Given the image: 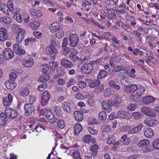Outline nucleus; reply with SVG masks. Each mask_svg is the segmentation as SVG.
I'll list each match as a JSON object with an SVG mask.
<instances>
[{
    "instance_id": "nucleus-1",
    "label": "nucleus",
    "mask_w": 159,
    "mask_h": 159,
    "mask_svg": "<svg viewBox=\"0 0 159 159\" xmlns=\"http://www.w3.org/2000/svg\"><path fill=\"white\" fill-rule=\"evenodd\" d=\"M137 145L144 152H149L151 151L149 141L148 139H144L140 140L137 144Z\"/></svg>"
},
{
    "instance_id": "nucleus-2",
    "label": "nucleus",
    "mask_w": 159,
    "mask_h": 159,
    "mask_svg": "<svg viewBox=\"0 0 159 159\" xmlns=\"http://www.w3.org/2000/svg\"><path fill=\"white\" fill-rule=\"evenodd\" d=\"M46 52L48 56L52 59L54 60L58 53V51L55 47H52V45H49L46 48Z\"/></svg>"
},
{
    "instance_id": "nucleus-3",
    "label": "nucleus",
    "mask_w": 159,
    "mask_h": 159,
    "mask_svg": "<svg viewBox=\"0 0 159 159\" xmlns=\"http://www.w3.org/2000/svg\"><path fill=\"white\" fill-rule=\"evenodd\" d=\"M141 111L147 116L151 117L156 116L154 108L152 109L150 107L144 106L141 108Z\"/></svg>"
},
{
    "instance_id": "nucleus-4",
    "label": "nucleus",
    "mask_w": 159,
    "mask_h": 159,
    "mask_svg": "<svg viewBox=\"0 0 159 159\" xmlns=\"http://www.w3.org/2000/svg\"><path fill=\"white\" fill-rule=\"evenodd\" d=\"M5 59L9 60L12 58L14 56L13 51L9 48H5L2 52Z\"/></svg>"
},
{
    "instance_id": "nucleus-5",
    "label": "nucleus",
    "mask_w": 159,
    "mask_h": 159,
    "mask_svg": "<svg viewBox=\"0 0 159 159\" xmlns=\"http://www.w3.org/2000/svg\"><path fill=\"white\" fill-rule=\"evenodd\" d=\"M93 68V66L92 63L85 64L82 66L81 68V71L83 74H89Z\"/></svg>"
},
{
    "instance_id": "nucleus-6",
    "label": "nucleus",
    "mask_w": 159,
    "mask_h": 159,
    "mask_svg": "<svg viewBox=\"0 0 159 159\" xmlns=\"http://www.w3.org/2000/svg\"><path fill=\"white\" fill-rule=\"evenodd\" d=\"M24 107L25 111V115L26 116H30L35 112L34 107L31 104H25Z\"/></svg>"
},
{
    "instance_id": "nucleus-7",
    "label": "nucleus",
    "mask_w": 159,
    "mask_h": 159,
    "mask_svg": "<svg viewBox=\"0 0 159 159\" xmlns=\"http://www.w3.org/2000/svg\"><path fill=\"white\" fill-rule=\"evenodd\" d=\"M69 40L70 46L75 47L77 46L79 41L78 37L75 34H71L70 35Z\"/></svg>"
},
{
    "instance_id": "nucleus-8",
    "label": "nucleus",
    "mask_w": 159,
    "mask_h": 159,
    "mask_svg": "<svg viewBox=\"0 0 159 159\" xmlns=\"http://www.w3.org/2000/svg\"><path fill=\"white\" fill-rule=\"evenodd\" d=\"M45 116L48 119L49 123H53L55 122L54 115L51 110L46 109L45 111Z\"/></svg>"
},
{
    "instance_id": "nucleus-9",
    "label": "nucleus",
    "mask_w": 159,
    "mask_h": 159,
    "mask_svg": "<svg viewBox=\"0 0 159 159\" xmlns=\"http://www.w3.org/2000/svg\"><path fill=\"white\" fill-rule=\"evenodd\" d=\"M122 100L120 97H116L114 100L109 99V103L112 106L118 107L120 106Z\"/></svg>"
},
{
    "instance_id": "nucleus-10",
    "label": "nucleus",
    "mask_w": 159,
    "mask_h": 159,
    "mask_svg": "<svg viewBox=\"0 0 159 159\" xmlns=\"http://www.w3.org/2000/svg\"><path fill=\"white\" fill-rule=\"evenodd\" d=\"M50 97V94L48 91H45L43 92L41 99V104L42 106H44L48 103Z\"/></svg>"
},
{
    "instance_id": "nucleus-11",
    "label": "nucleus",
    "mask_w": 159,
    "mask_h": 159,
    "mask_svg": "<svg viewBox=\"0 0 159 159\" xmlns=\"http://www.w3.org/2000/svg\"><path fill=\"white\" fill-rule=\"evenodd\" d=\"M78 53V52L77 50H72L69 54L70 58L74 62H82L81 58H80L77 56V54Z\"/></svg>"
},
{
    "instance_id": "nucleus-12",
    "label": "nucleus",
    "mask_w": 159,
    "mask_h": 159,
    "mask_svg": "<svg viewBox=\"0 0 159 159\" xmlns=\"http://www.w3.org/2000/svg\"><path fill=\"white\" fill-rule=\"evenodd\" d=\"M8 35L6 30L4 28H0V40L4 41L8 39Z\"/></svg>"
},
{
    "instance_id": "nucleus-13",
    "label": "nucleus",
    "mask_w": 159,
    "mask_h": 159,
    "mask_svg": "<svg viewBox=\"0 0 159 159\" xmlns=\"http://www.w3.org/2000/svg\"><path fill=\"white\" fill-rule=\"evenodd\" d=\"M144 123L149 126H154L157 125L158 122L157 120L151 118H146L144 121Z\"/></svg>"
},
{
    "instance_id": "nucleus-14",
    "label": "nucleus",
    "mask_w": 159,
    "mask_h": 159,
    "mask_svg": "<svg viewBox=\"0 0 159 159\" xmlns=\"http://www.w3.org/2000/svg\"><path fill=\"white\" fill-rule=\"evenodd\" d=\"M61 64L64 67L70 69L72 68L74 65L70 61L66 58H63L61 61Z\"/></svg>"
},
{
    "instance_id": "nucleus-15",
    "label": "nucleus",
    "mask_w": 159,
    "mask_h": 159,
    "mask_svg": "<svg viewBox=\"0 0 159 159\" xmlns=\"http://www.w3.org/2000/svg\"><path fill=\"white\" fill-rule=\"evenodd\" d=\"M137 86L135 84H132L127 86L126 87H124V91L127 93H134L137 91Z\"/></svg>"
},
{
    "instance_id": "nucleus-16",
    "label": "nucleus",
    "mask_w": 159,
    "mask_h": 159,
    "mask_svg": "<svg viewBox=\"0 0 159 159\" xmlns=\"http://www.w3.org/2000/svg\"><path fill=\"white\" fill-rule=\"evenodd\" d=\"M7 116L3 112L0 114V125L3 127L6 125L7 121Z\"/></svg>"
},
{
    "instance_id": "nucleus-17",
    "label": "nucleus",
    "mask_w": 159,
    "mask_h": 159,
    "mask_svg": "<svg viewBox=\"0 0 159 159\" xmlns=\"http://www.w3.org/2000/svg\"><path fill=\"white\" fill-rule=\"evenodd\" d=\"M12 99V96L10 93L8 94V96L7 98L3 97V101L4 106L6 107L9 106L11 105Z\"/></svg>"
},
{
    "instance_id": "nucleus-18",
    "label": "nucleus",
    "mask_w": 159,
    "mask_h": 159,
    "mask_svg": "<svg viewBox=\"0 0 159 159\" xmlns=\"http://www.w3.org/2000/svg\"><path fill=\"white\" fill-rule=\"evenodd\" d=\"M6 110L7 108L6 109L5 112L6 113V115L8 118L12 120H16L17 119L18 114L16 110H11L10 112L6 113Z\"/></svg>"
},
{
    "instance_id": "nucleus-19",
    "label": "nucleus",
    "mask_w": 159,
    "mask_h": 159,
    "mask_svg": "<svg viewBox=\"0 0 159 159\" xmlns=\"http://www.w3.org/2000/svg\"><path fill=\"white\" fill-rule=\"evenodd\" d=\"M6 87L8 89L12 90L15 89L16 86V84L14 81L7 80L5 83Z\"/></svg>"
},
{
    "instance_id": "nucleus-20",
    "label": "nucleus",
    "mask_w": 159,
    "mask_h": 159,
    "mask_svg": "<svg viewBox=\"0 0 159 159\" xmlns=\"http://www.w3.org/2000/svg\"><path fill=\"white\" fill-rule=\"evenodd\" d=\"M109 100H108L107 102L105 101H103L102 103V108L105 110H107V111L108 112H110L112 110L111 107L112 106L109 103Z\"/></svg>"
},
{
    "instance_id": "nucleus-21",
    "label": "nucleus",
    "mask_w": 159,
    "mask_h": 159,
    "mask_svg": "<svg viewBox=\"0 0 159 159\" xmlns=\"http://www.w3.org/2000/svg\"><path fill=\"white\" fill-rule=\"evenodd\" d=\"M22 64L25 67H31L34 65V60L32 58L24 59L22 61Z\"/></svg>"
},
{
    "instance_id": "nucleus-22",
    "label": "nucleus",
    "mask_w": 159,
    "mask_h": 159,
    "mask_svg": "<svg viewBox=\"0 0 159 159\" xmlns=\"http://www.w3.org/2000/svg\"><path fill=\"white\" fill-rule=\"evenodd\" d=\"M76 120L78 122L81 121L83 119V114L79 111H75L74 113Z\"/></svg>"
},
{
    "instance_id": "nucleus-23",
    "label": "nucleus",
    "mask_w": 159,
    "mask_h": 159,
    "mask_svg": "<svg viewBox=\"0 0 159 159\" xmlns=\"http://www.w3.org/2000/svg\"><path fill=\"white\" fill-rule=\"evenodd\" d=\"M74 134L75 135L78 134L82 130V126L78 123L75 124L74 126Z\"/></svg>"
},
{
    "instance_id": "nucleus-24",
    "label": "nucleus",
    "mask_w": 159,
    "mask_h": 159,
    "mask_svg": "<svg viewBox=\"0 0 159 159\" xmlns=\"http://www.w3.org/2000/svg\"><path fill=\"white\" fill-rule=\"evenodd\" d=\"M130 97L131 100L135 102H138L141 101L142 96L141 94L136 93V94L130 95Z\"/></svg>"
},
{
    "instance_id": "nucleus-25",
    "label": "nucleus",
    "mask_w": 159,
    "mask_h": 159,
    "mask_svg": "<svg viewBox=\"0 0 159 159\" xmlns=\"http://www.w3.org/2000/svg\"><path fill=\"white\" fill-rule=\"evenodd\" d=\"M63 109L66 111L70 113L73 111L71 107V104L69 102H64L63 104Z\"/></svg>"
},
{
    "instance_id": "nucleus-26",
    "label": "nucleus",
    "mask_w": 159,
    "mask_h": 159,
    "mask_svg": "<svg viewBox=\"0 0 159 159\" xmlns=\"http://www.w3.org/2000/svg\"><path fill=\"white\" fill-rule=\"evenodd\" d=\"M143 127V125L141 124L137 126L134 127L129 131V134H133L137 133L140 131Z\"/></svg>"
},
{
    "instance_id": "nucleus-27",
    "label": "nucleus",
    "mask_w": 159,
    "mask_h": 159,
    "mask_svg": "<svg viewBox=\"0 0 159 159\" xmlns=\"http://www.w3.org/2000/svg\"><path fill=\"white\" fill-rule=\"evenodd\" d=\"M144 134L147 138H151L154 135V132L151 128H148L145 130Z\"/></svg>"
},
{
    "instance_id": "nucleus-28",
    "label": "nucleus",
    "mask_w": 159,
    "mask_h": 159,
    "mask_svg": "<svg viewBox=\"0 0 159 159\" xmlns=\"http://www.w3.org/2000/svg\"><path fill=\"white\" fill-rule=\"evenodd\" d=\"M155 100V98L150 96H147L146 97H143V102L146 104H149L154 102Z\"/></svg>"
},
{
    "instance_id": "nucleus-29",
    "label": "nucleus",
    "mask_w": 159,
    "mask_h": 159,
    "mask_svg": "<svg viewBox=\"0 0 159 159\" xmlns=\"http://www.w3.org/2000/svg\"><path fill=\"white\" fill-rule=\"evenodd\" d=\"M121 140H120L121 143L123 144L127 145L130 143V140L129 138L127 137L126 135H123L121 138Z\"/></svg>"
},
{
    "instance_id": "nucleus-30",
    "label": "nucleus",
    "mask_w": 159,
    "mask_h": 159,
    "mask_svg": "<svg viewBox=\"0 0 159 159\" xmlns=\"http://www.w3.org/2000/svg\"><path fill=\"white\" fill-rule=\"evenodd\" d=\"M109 86L112 88L113 89L118 90L120 89V86L116 84L113 80L110 81L109 83Z\"/></svg>"
},
{
    "instance_id": "nucleus-31",
    "label": "nucleus",
    "mask_w": 159,
    "mask_h": 159,
    "mask_svg": "<svg viewBox=\"0 0 159 159\" xmlns=\"http://www.w3.org/2000/svg\"><path fill=\"white\" fill-rule=\"evenodd\" d=\"M108 75L107 71L103 69L101 70L99 72L97 78L98 79H102L107 75Z\"/></svg>"
},
{
    "instance_id": "nucleus-32",
    "label": "nucleus",
    "mask_w": 159,
    "mask_h": 159,
    "mask_svg": "<svg viewBox=\"0 0 159 159\" xmlns=\"http://www.w3.org/2000/svg\"><path fill=\"white\" fill-rule=\"evenodd\" d=\"M40 25V23L38 21L31 22L30 24V27L33 30H37Z\"/></svg>"
},
{
    "instance_id": "nucleus-33",
    "label": "nucleus",
    "mask_w": 159,
    "mask_h": 159,
    "mask_svg": "<svg viewBox=\"0 0 159 159\" xmlns=\"http://www.w3.org/2000/svg\"><path fill=\"white\" fill-rule=\"evenodd\" d=\"M0 21L2 23L3 22L6 24H9L11 22L10 18L7 17H1L0 18Z\"/></svg>"
},
{
    "instance_id": "nucleus-34",
    "label": "nucleus",
    "mask_w": 159,
    "mask_h": 159,
    "mask_svg": "<svg viewBox=\"0 0 159 159\" xmlns=\"http://www.w3.org/2000/svg\"><path fill=\"white\" fill-rule=\"evenodd\" d=\"M90 83L89 84V86L91 88H93L95 86L99 84L100 81L98 79H97L92 81V80H89Z\"/></svg>"
},
{
    "instance_id": "nucleus-35",
    "label": "nucleus",
    "mask_w": 159,
    "mask_h": 159,
    "mask_svg": "<svg viewBox=\"0 0 159 159\" xmlns=\"http://www.w3.org/2000/svg\"><path fill=\"white\" fill-rule=\"evenodd\" d=\"M132 115L133 117L136 120H138L140 119L143 116L142 113L136 112L132 113Z\"/></svg>"
},
{
    "instance_id": "nucleus-36",
    "label": "nucleus",
    "mask_w": 159,
    "mask_h": 159,
    "mask_svg": "<svg viewBox=\"0 0 159 159\" xmlns=\"http://www.w3.org/2000/svg\"><path fill=\"white\" fill-rule=\"evenodd\" d=\"M107 115L105 111L100 112L99 114V118L101 121H104L107 118Z\"/></svg>"
},
{
    "instance_id": "nucleus-37",
    "label": "nucleus",
    "mask_w": 159,
    "mask_h": 159,
    "mask_svg": "<svg viewBox=\"0 0 159 159\" xmlns=\"http://www.w3.org/2000/svg\"><path fill=\"white\" fill-rule=\"evenodd\" d=\"M58 63L56 61L50 62L49 63V65L50 67V69L52 70H54L56 68H57Z\"/></svg>"
},
{
    "instance_id": "nucleus-38",
    "label": "nucleus",
    "mask_w": 159,
    "mask_h": 159,
    "mask_svg": "<svg viewBox=\"0 0 159 159\" xmlns=\"http://www.w3.org/2000/svg\"><path fill=\"white\" fill-rule=\"evenodd\" d=\"M120 82L121 84L125 86V87H126L127 86L130 85V82H129L128 80L124 78H122L120 80Z\"/></svg>"
},
{
    "instance_id": "nucleus-39",
    "label": "nucleus",
    "mask_w": 159,
    "mask_h": 159,
    "mask_svg": "<svg viewBox=\"0 0 159 159\" xmlns=\"http://www.w3.org/2000/svg\"><path fill=\"white\" fill-rule=\"evenodd\" d=\"M116 140V137L112 135L109 137L107 140V143L109 145L113 144Z\"/></svg>"
},
{
    "instance_id": "nucleus-40",
    "label": "nucleus",
    "mask_w": 159,
    "mask_h": 159,
    "mask_svg": "<svg viewBox=\"0 0 159 159\" xmlns=\"http://www.w3.org/2000/svg\"><path fill=\"white\" fill-rule=\"evenodd\" d=\"M58 24L55 22L53 23L51 25V27L50 28L51 32H54L57 30Z\"/></svg>"
},
{
    "instance_id": "nucleus-41",
    "label": "nucleus",
    "mask_w": 159,
    "mask_h": 159,
    "mask_svg": "<svg viewBox=\"0 0 159 159\" xmlns=\"http://www.w3.org/2000/svg\"><path fill=\"white\" fill-rule=\"evenodd\" d=\"M72 155L74 159H81L80 154L77 150L74 151L72 153Z\"/></svg>"
},
{
    "instance_id": "nucleus-42",
    "label": "nucleus",
    "mask_w": 159,
    "mask_h": 159,
    "mask_svg": "<svg viewBox=\"0 0 159 159\" xmlns=\"http://www.w3.org/2000/svg\"><path fill=\"white\" fill-rule=\"evenodd\" d=\"M145 90L144 87L142 86H140L138 88H137V93L141 94V96L143 94Z\"/></svg>"
},
{
    "instance_id": "nucleus-43",
    "label": "nucleus",
    "mask_w": 159,
    "mask_h": 159,
    "mask_svg": "<svg viewBox=\"0 0 159 159\" xmlns=\"http://www.w3.org/2000/svg\"><path fill=\"white\" fill-rule=\"evenodd\" d=\"M153 147L155 149L159 150V139H157L152 143Z\"/></svg>"
},
{
    "instance_id": "nucleus-44",
    "label": "nucleus",
    "mask_w": 159,
    "mask_h": 159,
    "mask_svg": "<svg viewBox=\"0 0 159 159\" xmlns=\"http://www.w3.org/2000/svg\"><path fill=\"white\" fill-rule=\"evenodd\" d=\"M17 54L20 56L24 55L25 53V51L22 49L21 47L19 46V49L15 52Z\"/></svg>"
},
{
    "instance_id": "nucleus-45",
    "label": "nucleus",
    "mask_w": 159,
    "mask_h": 159,
    "mask_svg": "<svg viewBox=\"0 0 159 159\" xmlns=\"http://www.w3.org/2000/svg\"><path fill=\"white\" fill-rule=\"evenodd\" d=\"M34 129L36 131L38 132L41 131L42 129L44 130H45V127L40 125H39L37 126L36 125Z\"/></svg>"
},
{
    "instance_id": "nucleus-46",
    "label": "nucleus",
    "mask_w": 159,
    "mask_h": 159,
    "mask_svg": "<svg viewBox=\"0 0 159 159\" xmlns=\"http://www.w3.org/2000/svg\"><path fill=\"white\" fill-rule=\"evenodd\" d=\"M131 118L132 116L130 113L128 111H125L123 119L128 120L131 119Z\"/></svg>"
},
{
    "instance_id": "nucleus-47",
    "label": "nucleus",
    "mask_w": 159,
    "mask_h": 159,
    "mask_svg": "<svg viewBox=\"0 0 159 159\" xmlns=\"http://www.w3.org/2000/svg\"><path fill=\"white\" fill-rule=\"evenodd\" d=\"M125 69L122 66H117L116 68L112 69V71H113L115 73L119 72L120 70H125Z\"/></svg>"
},
{
    "instance_id": "nucleus-48",
    "label": "nucleus",
    "mask_w": 159,
    "mask_h": 159,
    "mask_svg": "<svg viewBox=\"0 0 159 159\" xmlns=\"http://www.w3.org/2000/svg\"><path fill=\"white\" fill-rule=\"evenodd\" d=\"M47 86V85L46 83H43L38 86V89L39 91H42Z\"/></svg>"
},
{
    "instance_id": "nucleus-49",
    "label": "nucleus",
    "mask_w": 159,
    "mask_h": 159,
    "mask_svg": "<svg viewBox=\"0 0 159 159\" xmlns=\"http://www.w3.org/2000/svg\"><path fill=\"white\" fill-rule=\"evenodd\" d=\"M13 18L19 22H20L22 20L21 15L20 13L16 14L14 16Z\"/></svg>"
},
{
    "instance_id": "nucleus-50",
    "label": "nucleus",
    "mask_w": 159,
    "mask_h": 159,
    "mask_svg": "<svg viewBox=\"0 0 159 159\" xmlns=\"http://www.w3.org/2000/svg\"><path fill=\"white\" fill-rule=\"evenodd\" d=\"M79 87L83 89L86 87V83L83 81H80L77 84Z\"/></svg>"
},
{
    "instance_id": "nucleus-51",
    "label": "nucleus",
    "mask_w": 159,
    "mask_h": 159,
    "mask_svg": "<svg viewBox=\"0 0 159 159\" xmlns=\"http://www.w3.org/2000/svg\"><path fill=\"white\" fill-rule=\"evenodd\" d=\"M57 125L61 129H62L64 128L65 127V123L64 121L61 120H60L57 122Z\"/></svg>"
},
{
    "instance_id": "nucleus-52",
    "label": "nucleus",
    "mask_w": 159,
    "mask_h": 159,
    "mask_svg": "<svg viewBox=\"0 0 159 159\" xmlns=\"http://www.w3.org/2000/svg\"><path fill=\"white\" fill-rule=\"evenodd\" d=\"M57 72L59 75H63L65 73V69L62 67H60L57 70Z\"/></svg>"
},
{
    "instance_id": "nucleus-53",
    "label": "nucleus",
    "mask_w": 159,
    "mask_h": 159,
    "mask_svg": "<svg viewBox=\"0 0 159 159\" xmlns=\"http://www.w3.org/2000/svg\"><path fill=\"white\" fill-rule=\"evenodd\" d=\"M91 139L90 135H87L83 137V140L84 142L87 143H89L90 142Z\"/></svg>"
},
{
    "instance_id": "nucleus-54",
    "label": "nucleus",
    "mask_w": 159,
    "mask_h": 159,
    "mask_svg": "<svg viewBox=\"0 0 159 159\" xmlns=\"http://www.w3.org/2000/svg\"><path fill=\"white\" fill-rule=\"evenodd\" d=\"M35 39V38H28L25 40V45H28L29 43H31V42H34Z\"/></svg>"
},
{
    "instance_id": "nucleus-55",
    "label": "nucleus",
    "mask_w": 159,
    "mask_h": 159,
    "mask_svg": "<svg viewBox=\"0 0 159 159\" xmlns=\"http://www.w3.org/2000/svg\"><path fill=\"white\" fill-rule=\"evenodd\" d=\"M135 72V70L134 68H132L131 71L128 73V75L131 78H134L136 76Z\"/></svg>"
},
{
    "instance_id": "nucleus-56",
    "label": "nucleus",
    "mask_w": 159,
    "mask_h": 159,
    "mask_svg": "<svg viewBox=\"0 0 159 159\" xmlns=\"http://www.w3.org/2000/svg\"><path fill=\"white\" fill-rule=\"evenodd\" d=\"M17 75L15 73L11 72L10 73L9 75L10 80L14 81Z\"/></svg>"
},
{
    "instance_id": "nucleus-57",
    "label": "nucleus",
    "mask_w": 159,
    "mask_h": 159,
    "mask_svg": "<svg viewBox=\"0 0 159 159\" xmlns=\"http://www.w3.org/2000/svg\"><path fill=\"white\" fill-rule=\"evenodd\" d=\"M29 94V90L28 89H25L21 92V95L23 96H26Z\"/></svg>"
},
{
    "instance_id": "nucleus-58",
    "label": "nucleus",
    "mask_w": 159,
    "mask_h": 159,
    "mask_svg": "<svg viewBox=\"0 0 159 159\" xmlns=\"http://www.w3.org/2000/svg\"><path fill=\"white\" fill-rule=\"evenodd\" d=\"M25 34H24V31L22 30H21L19 31L18 34V38H20L21 39H22L24 38Z\"/></svg>"
},
{
    "instance_id": "nucleus-59",
    "label": "nucleus",
    "mask_w": 159,
    "mask_h": 159,
    "mask_svg": "<svg viewBox=\"0 0 159 159\" xmlns=\"http://www.w3.org/2000/svg\"><path fill=\"white\" fill-rule=\"evenodd\" d=\"M122 144L120 140L116 142L113 145V148L114 149L116 150L118 146Z\"/></svg>"
},
{
    "instance_id": "nucleus-60",
    "label": "nucleus",
    "mask_w": 159,
    "mask_h": 159,
    "mask_svg": "<svg viewBox=\"0 0 159 159\" xmlns=\"http://www.w3.org/2000/svg\"><path fill=\"white\" fill-rule=\"evenodd\" d=\"M135 109V107L134 104H130L127 107V109L129 111H133Z\"/></svg>"
},
{
    "instance_id": "nucleus-61",
    "label": "nucleus",
    "mask_w": 159,
    "mask_h": 159,
    "mask_svg": "<svg viewBox=\"0 0 159 159\" xmlns=\"http://www.w3.org/2000/svg\"><path fill=\"white\" fill-rule=\"evenodd\" d=\"M56 35L58 38H60L64 35V33L62 31H57L56 33Z\"/></svg>"
},
{
    "instance_id": "nucleus-62",
    "label": "nucleus",
    "mask_w": 159,
    "mask_h": 159,
    "mask_svg": "<svg viewBox=\"0 0 159 159\" xmlns=\"http://www.w3.org/2000/svg\"><path fill=\"white\" fill-rule=\"evenodd\" d=\"M75 97L77 100H79L83 99L84 98V96L80 93H78L75 95Z\"/></svg>"
},
{
    "instance_id": "nucleus-63",
    "label": "nucleus",
    "mask_w": 159,
    "mask_h": 159,
    "mask_svg": "<svg viewBox=\"0 0 159 159\" xmlns=\"http://www.w3.org/2000/svg\"><path fill=\"white\" fill-rule=\"evenodd\" d=\"M76 83V81L74 79H71L69 81L68 83L66 85L67 88L69 87L70 86L75 84Z\"/></svg>"
},
{
    "instance_id": "nucleus-64",
    "label": "nucleus",
    "mask_w": 159,
    "mask_h": 159,
    "mask_svg": "<svg viewBox=\"0 0 159 159\" xmlns=\"http://www.w3.org/2000/svg\"><path fill=\"white\" fill-rule=\"evenodd\" d=\"M96 86L95 89L99 92H101L104 89V86L102 84H99L98 86Z\"/></svg>"
}]
</instances>
